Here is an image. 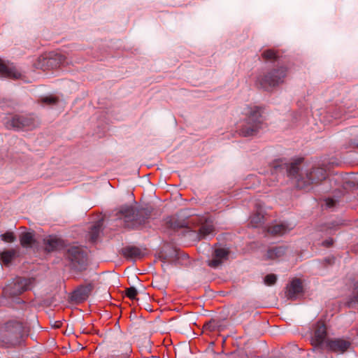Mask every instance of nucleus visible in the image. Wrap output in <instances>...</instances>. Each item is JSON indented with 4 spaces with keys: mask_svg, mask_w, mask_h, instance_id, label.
Wrapping results in <instances>:
<instances>
[{
    "mask_svg": "<svg viewBox=\"0 0 358 358\" xmlns=\"http://www.w3.org/2000/svg\"><path fill=\"white\" fill-rule=\"evenodd\" d=\"M278 169L285 170L289 178L294 179L299 189H305L311 185L317 184L327 178L326 170L322 167L303 169V159L275 166V171Z\"/></svg>",
    "mask_w": 358,
    "mask_h": 358,
    "instance_id": "nucleus-1",
    "label": "nucleus"
},
{
    "mask_svg": "<svg viewBox=\"0 0 358 358\" xmlns=\"http://www.w3.org/2000/svg\"><path fill=\"white\" fill-rule=\"evenodd\" d=\"M328 181L331 187L335 189V191H338L340 195L344 194V191L340 189L341 186L345 191L350 188H358V174H349L345 176L336 175L329 178ZM340 196L334 195L332 197L327 198L324 200L326 207L329 208H336L339 203Z\"/></svg>",
    "mask_w": 358,
    "mask_h": 358,
    "instance_id": "nucleus-2",
    "label": "nucleus"
},
{
    "mask_svg": "<svg viewBox=\"0 0 358 358\" xmlns=\"http://www.w3.org/2000/svg\"><path fill=\"white\" fill-rule=\"evenodd\" d=\"M24 326L21 321L10 320L0 325V345L10 346L20 343Z\"/></svg>",
    "mask_w": 358,
    "mask_h": 358,
    "instance_id": "nucleus-3",
    "label": "nucleus"
},
{
    "mask_svg": "<svg viewBox=\"0 0 358 358\" xmlns=\"http://www.w3.org/2000/svg\"><path fill=\"white\" fill-rule=\"evenodd\" d=\"M150 215L145 208L138 209L134 206H126L120 208L117 217L123 220L125 227L138 229L145 222Z\"/></svg>",
    "mask_w": 358,
    "mask_h": 358,
    "instance_id": "nucleus-4",
    "label": "nucleus"
},
{
    "mask_svg": "<svg viewBox=\"0 0 358 358\" xmlns=\"http://www.w3.org/2000/svg\"><path fill=\"white\" fill-rule=\"evenodd\" d=\"M245 113L247 117L240 129V134L245 137L256 135L263 124L261 108L250 106L247 108Z\"/></svg>",
    "mask_w": 358,
    "mask_h": 358,
    "instance_id": "nucleus-5",
    "label": "nucleus"
},
{
    "mask_svg": "<svg viewBox=\"0 0 358 358\" xmlns=\"http://www.w3.org/2000/svg\"><path fill=\"white\" fill-rule=\"evenodd\" d=\"M6 127L15 130H33L38 127L40 121L32 114L14 115L5 122Z\"/></svg>",
    "mask_w": 358,
    "mask_h": 358,
    "instance_id": "nucleus-6",
    "label": "nucleus"
},
{
    "mask_svg": "<svg viewBox=\"0 0 358 358\" xmlns=\"http://www.w3.org/2000/svg\"><path fill=\"white\" fill-rule=\"evenodd\" d=\"M286 76L287 69L281 66L259 76L257 79V85L264 90H270L282 83Z\"/></svg>",
    "mask_w": 358,
    "mask_h": 358,
    "instance_id": "nucleus-7",
    "label": "nucleus"
},
{
    "mask_svg": "<svg viewBox=\"0 0 358 358\" xmlns=\"http://www.w3.org/2000/svg\"><path fill=\"white\" fill-rule=\"evenodd\" d=\"M65 256L70 262L73 268L82 271L85 269L87 264L86 250L79 246H71L66 252Z\"/></svg>",
    "mask_w": 358,
    "mask_h": 358,
    "instance_id": "nucleus-8",
    "label": "nucleus"
},
{
    "mask_svg": "<svg viewBox=\"0 0 358 358\" xmlns=\"http://www.w3.org/2000/svg\"><path fill=\"white\" fill-rule=\"evenodd\" d=\"M34 282V278L17 277L5 287V292L12 296H17L31 289L33 287Z\"/></svg>",
    "mask_w": 358,
    "mask_h": 358,
    "instance_id": "nucleus-9",
    "label": "nucleus"
},
{
    "mask_svg": "<svg viewBox=\"0 0 358 358\" xmlns=\"http://www.w3.org/2000/svg\"><path fill=\"white\" fill-rule=\"evenodd\" d=\"M351 341L344 338H330L326 341L325 348L338 354H343L351 347Z\"/></svg>",
    "mask_w": 358,
    "mask_h": 358,
    "instance_id": "nucleus-10",
    "label": "nucleus"
},
{
    "mask_svg": "<svg viewBox=\"0 0 358 358\" xmlns=\"http://www.w3.org/2000/svg\"><path fill=\"white\" fill-rule=\"evenodd\" d=\"M66 57L60 53L51 52L48 57H42L38 58L37 67L44 68L50 67L52 69L57 68L60 65L64 64Z\"/></svg>",
    "mask_w": 358,
    "mask_h": 358,
    "instance_id": "nucleus-11",
    "label": "nucleus"
},
{
    "mask_svg": "<svg viewBox=\"0 0 358 358\" xmlns=\"http://www.w3.org/2000/svg\"><path fill=\"white\" fill-rule=\"evenodd\" d=\"M327 332L323 322H317L315 325L313 336L311 338V344L317 348H322L326 346Z\"/></svg>",
    "mask_w": 358,
    "mask_h": 358,
    "instance_id": "nucleus-12",
    "label": "nucleus"
},
{
    "mask_svg": "<svg viewBox=\"0 0 358 358\" xmlns=\"http://www.w3.org/2000/svg\"><path fill=\"white\" fill-rule=\"evenodd\" d=\"M228 250L222 248H216L212 254V258L208 260V265L213 268H218L228 259Z\"/></svg>",
    "mask_w": 358,
    "mask_h": 358,
    "instance_id": "nucleus-13",
    "label": "nucleus"
},
{
    "mask_svg": "<svg viewBox=\"0 0 358 358\" xmlns=\"http://www.w3.org/2000/svg\"><path fill=\"white\" fill-rule=\"evenodd\" d=\"M287 248L285 245H273L269 247L265 254L266 260H278L285 255Z\"/></svg>",
    "mask_w": 358,
    "mask_h": 358,
    "instance_id": "nucleus-14",
    "label": "nucleus"
},
{
    "mask_svg": "<svg viewBox=\"0 0 358 358\" xmlns=\"http://www.w3.org/2000/svg\"><path fill=\"white\" fill-rule=\"evenodd\" d=\"M302 292L303 286L301 282L299 279H295L293 280L287 287L286 296L287 299L294 300Z\"/></svg>",
    "mask_w": 358,
    "mask_h": 358,
    "instance_id": "nucleus-15",
    "label": "nucleus"
},
{
    "mask_svg": "<svg viewBox=\"0 0 358 358\" xmlns=\"http://www.w3.org/2000/svg\"><path fill=\"white\" fill-rule=\"evenodd\" d=\"M293 226L287 223H277L268 228V232L273 236H282L289 232Z\"/></svg>",
    "mask_w": 358,
    "mask_h": 358,
    "instance_id": "nucleus-16",
    "label": "nucleus"
},
{
    "mask_svg": "<svg viewBox=\"0 0 358 358\" xmlns=\"http://www.w3.org/2000/svg\"><path fill=\"white\" fill-rule=\"evenodd\" d=\"M355 106L352 103H345L343 105L336 106L331 109L332 117L335 119L341 118L345 113L352 112Z\"/></svg>",
    "mask_w": 358,
    "mask_h": 358,
    "instance_id": "nucleus-17",
    "label": "nucleus"
},
{
    "mask_svg": "<svg viewBox=\"0 0 358 358\" xmlns=\"http://www.w3.org/2000/svg\"><path fill=\"white\" fill-rule=\"evenodd\" d=\"M92 287L90 285L78 287L72 293V299L78 302L86 300L92 291Z\"/></svg>",
    "mask_w": 358,
    "mask_h": 358,
    "instance_id": "nucleus-18",
    "label": "nucleus"
},
{
    "mask_svg": "<svg viewBox=\"0 0 358 358\" xmlns=\"http://www.w3.org/2000/svg\"><path fill=\"white\" fill-rule=\"evenodd\" d=\"M0 75L3 77L18 78L20 73L14 66H10L6 64L0 59Z\"/></svg>",
    "mask_w": 358,
    "mask_h": 358,
    "instance_id": "nucleus-19",
    "label": "nucleus"
},
{
    "mask_svg": "<svg viewBox=\"0 0 358 358\" xmlns=\"http://www.w3.org/2000/svg\"><path fill=\"white\" fill-rule=\"evenodd\" d=\"M214 231V226L213 222L210 219H206L205 222H203L199 230V238H204L208 236L213 234Z\"/></svg>",
    "mask_w": 358,
    "mask_h": 358,
    "instance_id": "nucleus-20",
    "label": "nucleus"
},
{
    "mask_svg": "<svg viewBox=\"0 0 358 358\" xmlns=\"http://www.w3.org/2000/svg\"><path fill=\"white\" fill-rule=\"evenodd\" d=\"M62 246V241L55 236H49L45 240V248L48 252H52Z\"/></svg>",
    "mask_w": 358,
    "mask_h": 358,
    "instance_id": "nucleus-21",
    "label": "nucleus"
},
{
    "mask_svg": "<svg viewBox=\"0 0 358 358\" xmlns=\"http://www.w3.org/2000/svg\"><path fill=\"white\" fill-rule=\"evenodd\" d=\"M122 254L127 258L136 259L142 256L141 250L135 246H127L122 249Z\"/></svg>",
    "mask_w": 358,
    "mask_h": 358,
    "instance_id": "nucleus-22",
    "label": "nucleus"
},
{
    "mask_svg": "<svg viewBox=\"0 0 358 358\" xmlns=\"http://www.w3.org/2000/svg\"><path fill=\"white\" fill-rule=\"evenodd\" d=\"M18 256V252L16 250L10 249L3 251L0 254V259L5 265H9L13 259Z\"/></svg>",
    "mask_w": 358,
    "mask_h": 358,
    "instance_id": "nucleus-23",
    "label": "nucleus"
},
{
    "mask_svg": "<svg viewBox=\"0 0 358 358\" xmlns=\"http://www.w3.org/2000/svg\"><path fill=\"white\" fill-rule=\"evenodd\" d=\"M20 241L23 248H31L35 242L34 236L31 232L22 233L20 236Z\"/></svg>",
    "mask_w": 358,
    "mask_h": 358,
    "instance_id": "nucleus-24",
    "label": "nucleus"
},
{
    "mask_svg": "<svg viewBox=\"0 0 358 358\" xmlns=\"http://www.w3.org/2000/svg\"><path fill=\"white\" fill-rule=\"evenodd\" d=\"M350 140L347 148H358V127L350 129Z\"/></svg>",
    "mask_w": 358,
    "mask_h": 358,
    "instance_id": "nucleus-25",
    "label": "nucleus"
},
{
    "mask_svg": "<svg viewBox=\"0 0 358 358\" xmlns=\"http://www.w3.org/2000/svg\"><path fill=\"white\" fill-rule=\"evenodd\" d=\"M339 224H340L336 221L325 223L318 226L317 230L319 231L325 232L326 234H331L332 231L336 230Z\"/></svg>",
    "mask_w": 358,
    "mask_h": 358,
    "instance_id": "nucleus-26",
    "label": "nucleus"
},
{
    "mask_svg": "<svg viewBox=\"0 0 358 358\" xmlns=\"http://www.w3.org/2000/svg\"><path fill=\"white\" fill-rule=\"evenodd\" d=\"M250 219L252 227H257L262 223L264 215L262 210H257V212L251 216Z\"/></svg>",
    "mask_w": 358,
    "mask_h": 358,
    "instance_id": "nucleus-27",
    "label": "nucleus"
},
{
    "mask_svg": "<svg viewBox=\"0 0 358 358\" xmlns=\"http://www.w3.org/2000/svg\"><path fill=\"white\" fill-rule=\"evenodd\" d=\"M102 226L101 221L96 222L92 227L90 231V240L95 242L99 236Z\"/></svg>",
    "mask_w": 358,
    "mask_h": 358,
    "instance_id": "nucleus-28",
    "label": "nucleus"
},
{
    "mask_svg": "<svg viewBox=\"0 0 358 358\" xmlns=\"http://www.w3.org/2000/svg\"><path fill=\"white\" fill-rule=\"evenodd\" d=\"M262 57L265 60L270 61H275L278 58L277 52L272 49H268L264 50L262 54Z\"/></svg>",
    "mask_w": 358,
    "mask_h": 358,
    "instance_id": "nucleus-29",
    "label": "nucleus"
},
{
    "mask_svg": "<svg viewBox=\"0 0 358 358\" xmlns=\"http://www.w3.org/2000/svg\"><path fill=\"white\" fill-rule=\"evenodd\" d=\"M0 238L1 241L6 243H13L16 239L14 233L11 231H7L5 234H1Z\"/></svg>",
    "mask_w": 358,
    "mask_h": 358,
    "instance_id": "nucleus-30",
    "label": "nucleus"
},
{
    "mask_svg": "<svg viewBox=\"0 0 358 358\" xmlns=\"http://www.w3.org/2000/svg\"><path fill=\"white\" fill-rule=\"evenodd\" d=\"M277 280V275L275 274H268L264 278V283L268 286L273 285Z\"/></svg>",
    "mask_w": 358,
    "mask_h": 358,
    "instance_id": "nucleus-31",
    "label": "nucleus"
},
{
    "mask_svg": "<svg viewBox=\"0 0 358 358\" xmlns=\"http://www.w3.org/2000/svg\"><path fill=\"white\" fill-rule=\"evenodd\" d=\"M126 296L130 299H136L138 294L137 289L134 287H130L125 290Z\"/></svg>",
    "mask_w": 358,
    "mask_h": 358,
    "instance_id": "nucleus-32",
    "label": "nucleus"
},
{
    "mask_svg": "<svg viewBox=\"0 0 358 358\" xmlns=\"http://www.w3.org/2000/svg\"><path fill=\"white\" fill-rule=\"evenodd\" d=\"M216 327L217 326L215 321H210L204 324V328L210 331H214Z\"/></svg>",
    "mask_w": 358,
    "mask_h": 358,
    "instance_id": "nucleus-33",
    "label": "nucleus"
},
{
    "mask_svg": "<svg viewBox=\"0 0 358 358\" xmlns=\"http://www.w3.org/2000/svg\"><path fill=\"white\" fill-rule=\"evenodd\" d=\"M43 101L48 104H54L56 103L57 99L54 97H45L43 99Z\"/></svg>",
    "mask_w": 358,
    "mask_h": 358,
    "instance_id": "nucleus-34",
    "label": "nucleus"
},
{
    "mask_svg": "<svg viewBox=\"0 0 358 358\" xmlns=\"http://www.w3.org/2000/svg\"><path fill=\"white\" fill-rule=\"evenodd\" d=\"M334 243V240L332 238H329L327 240H325L322 242V245L329 248L331 247Z\"/></svg>",
    "mask_w": 358,
    "mask_h": 358,
    "instance_id": "nucleus-35",
    "label": "nucleus"
},
{
    "mask_svg": "<svg viewBox=\"0 0 358 358\" xmlns=\"http://www.w3.org/2000/svg\"><path fill=\"white\" fill-rule=\"evenodd\" d=\"M124 358H127V357H124Z\"/></svg>",
    "mask_w": 358,
    "mask_h": 358,
    "instance_id": "nucleus-36",
    "label": "nucleus"
}]
</instances>
